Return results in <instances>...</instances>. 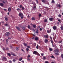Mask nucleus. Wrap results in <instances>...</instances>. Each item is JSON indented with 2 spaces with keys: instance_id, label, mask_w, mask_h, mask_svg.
Segmentation results:
<instances>
[{
  "instance_id": "obj_29",
  "label": "nucleus",
  "mask_w": 63,
  "mask_h": 63,
  "mask_svg": "<svg viewBox=\"0 0 63 63\" xmlns=\"http://www.w3.org/2000/svg\"><path fill=\"white\" fill-rule=\"evenodd\" d=\"M44 21L45 22H47V20L46 19Z\"/></svg>"
},
{
  "instance_id": "obj_59",
  "label": "nucleus",
  "mask_w": 63,
  "mask_h": 63,
  "mask_svg": "<svg viewBox=\"0 0 63 63\" xmlns=\"http://www.w3.org/2000/svg\"><path fill=\"white\" fill-rule=\"evenodd\" d=\"M36 1L37 3V4H38V0H36Z\"/></svg>"
},
{
  "instance_id": "obj_44",
  "label": "nucleus",
  "mask_w": 63,
  "mask_h": 63,
  "mask_svg": "<svg viewBox=\"0 0 63 63\" xmlns=\"http://www.w3.org/2000/svg\"><path fill=\"white\" fill-rule=\"evenodd\" d=\"M5 26H8V25L7 24H6L5 25H4Z\"/></svg>"
},
{
  "instance_id": "obj_56",
  "label": "nucleus",
  "mask_w": 63,
  "mask_h": 63,
  "mask_svg": "<svg viewBox=\"0 0 63 63\" xmlns=\"http://www.w3.org/2000/svg\"><path fill=\"white\" fill-rule=\"evenodd\" d=\"M40 31H42V28H40Z\"/></svg>"
},
{
  "instance_id": "obj_26",
  "label": "nucleus",
  "mask_w": 63,
  "mask_h": 63,
  "mask_svg": "<svg viewBox=\"0 0 63 63\" xmlns=\"http://www.w3.org/2000/svg\"><path fill=\"white\" fill-rule=\"evenodd\" d=\"M41 16H42V14H39L38 16H39V18H40V17H41Z\"/></svg>"
},
{
  "instance_id": "obj_8",
  "label": "nucleus",
  "mask_w": 63,
  "mask_h": 63,
  "mask_svg": "<svg viewBox=\"0 0 63 63\" xmlns=\"http://www.w3.org/2000/svg\"><path fill=\"white\" fill-rule=\"evenodd\" d=\"M56 28H57V27L56 26H54L53 27V28L54 29V30H56Z\"/></svg>"
},
{
  "instance_id": "obj_30",
  "label": "nucleus",
  "mask_w": 63,
  "mask_h": 63,
  "mask_svg": "<svg viewBox=\"0 0 63 63\" xmlns=\"http://www.w3.org/2000/svg\"><path fill=\"white\" fill-rule=\"evenodd\" d=\"M5 20H6V21H8V19L7 18L5 17Z\"/></svg>"
},
{
  "instance_id": "obj_34",
  "label": "nucleus",
  "mask_w": 63,
  "mask_h": 63,
  "mask_svg": "<svg viewBox=\"0 0 63 63\" xmlns=\"http://www.w3.org/2000/svg\"><path fill=\"white\" fill-rule=\"evenodd\" d=\"M22 59V58H20V59H19V61H21Z\"/></svg>"
},
{
  "instance_id": "obj_60",
  "label": "nucleus",
  "mask_w": 63,
  "mask_h": 63,
  "mask_svg": "<svg viewBox=\"0 0 63 63\" xmlns=\"http://www.w3.org/2000/svg\"><path fill=\"white\" fill-rule=\"evenodd\" d=\"M46 57H43V59H46Z\"/></svg>"
},
{
  "instance_id": "obj_36",
  "label": "nucleus",
  "mask_w": 63,
  "mask_h": 63,
  "mask_svg": "<svg viewBox=\"0 0 63 63\" xmlns=\"http://www.w3.org/2000/svg\"><path fill=\"white\" fill-rule=\"evenodd\" d=\"M51 42V43H52V44H53V41L52 40H51V41H50Z\"/></svg>"
},
{
  "instance_id": "obj_52",
  "label": "nucleus",
  "mask_w": 63,
  "mask_h": 63,
  "mask_svg": "<svg viewBox=\"0 0 63 63\" xmlns=\"http://www.w3.org/2000/svg\"><path fill=\"white\" fill-rule=\"evenodd\" d=\"M58 21L60 22V23H61V22L60 21V19H58Z\"/></svg>"
},
{
  "instance_id": "obj_20",
  "label": "nucleus",
  "mask_w": 63,
  "mask_h": 63,
  "mask_svg": "<svg viewBox=\"0 0 63 63\" xmlns=\"http://www.w3.org/2000/svg\"><path fill=\"white\" fill-rule=\"evenodd\" d=\"M23 44L24 46H25V47H26V46H28V45H27V44L25 43H24Z\"/></svg>"
},
{
  "instance_id": "obj_13",
  "label": "nucleus",
  "mask_w": 63,
  "mask_h": 63,
  "mask_svg": "<svg viewBox=\"0 0 63 63\" xmlns=\"http://www.w3.org/2000/svg\"><path fill=\"white\" fill-rule=\"evenodd\" d=\"M10 34V33L9 32H8L6 34V36L7 37H8L9 36V35Z\"/></svg>"
},
{
  "instance_id": "obj_48",
  "label": "nucleus",
  "mask_w": 63,
  "mask_h": 63,
  "mask_svg": "<svg viewBox=\"0 0 63 63\" xmlns=\"http://www.w3.org/2000/svg\"><path fill=\"white\" fill-rule=\"evenodd\" d=\"M9 47H6V50H8L9 49Z\"/></svg>"
},
{
  "instance_id": "obj_11",
  "label": "nucleus",
  "mask_w": 63,
  "mask_h": 63,
  "mask_svg": "<svg viewBox=\"0 0 63 63\" xmlns=\"http://www.w3.org/2000/svg\"><path fill=\"white\" fill-rule=\"evenodd\" d=\"M56 7H59V8H61V5L60 4H57L56 5Z\"/></svg>"
},
{
  "instance_id": "obj_33",
  "label": "nucleus",
  "mask_w": 63,
  "mask_h": 63,
  "mask_svg": "<svg viewBox=\"0 0 63 63\" xmlns=\"http://www.w3.org/2000/svg\"><path fill=\"white\" fill-rule=\"evenodd\" d=\"M49 50L50 51H52V49L51 48H49Z\"/></svg>"
},
{
  "instance_id": "obj_12",
  "label": "nucleus",
  "mask_w": 63,
  "mask_h": 63,
  "mask_svg": "<svg viewBox=\"0 0 63 63\" xmlns=\"http://www.w3.org/2000/svg\"><path fill=\"white\" fill-rule=\"evenodd\" d=\"M55 52H59V50L58 49H56L54 50Z\"/></svg>"
},
{
  "instance_id": "obj_18",
  "label": "nucleus",
  "mask_w": 63,
  "mask_h": 63,
  "mask_svg": "<svg viewBox=\"0 0 63 63\" xmlns=\"http://www.w3.org/2000/svg\"><path fill=\"white\" fill-rule=\"evenodd\" d=\"M34 39L36 41H38L39 40V38L38 37H35V38Z\"/></svg>"
},
{
  "instance_id": "obj_15",
  "label": "nucleus",
  "mask_w": 63,
  "mask_h": 63,
  "mask_svg": "<svg viewBox=\"0 0 63 63\" xmlns=\"http://www.w3.org/2000/svg\"><path fill=\"white\" fill-rule=\"evenodd\" d=\"M21 28H22V29H23V30H25V27H23V26L21 27Z\"/></svg>"
},
{
  "instance_id": "obj_46",
  "label": "nucleus",
  "mask_w": 63,
  "mask_h": 63,
  "mask_svg": "<svg viewBox=\"0 0 63 63\" xmlns=\"http://www.w3.org/2000/svg\"><path fill=\"white\" fill-rule=\"evenodd\" d=\"M30 57V55H28V56H27L28 58H29V57Z\"/></svg>"
},
{
  "instance_id": "obj_63",
  "label": "nucleus",
  "mask_w": 63,
  "mask_h": 63,
  "mask_svg": "<svg viewBox=\"0 0 63 63\" xmlns=\"http://www.w3.org/2000/svg\"><path fill=\"white\" fill-rule=\"evenodd\" d=\"M27 60L28 61H30V59H29V58H28V59H27Z\"/></svg>"
},
{
  "instance_id": "obj_6",
  "label": "nucleus",
  "mask_w": 63,
  "mask_h": 63,
  "mask_svg": "<svg viewBox=\"0 0 63 63\" xmlns=\"http://www.w3.org/2000/svg\"><path fill=\"white\" fill-rule=\"evenodd\" d=\"M11 54L12 55H13V56H17L15 54V53L13 52H11Z\"/></svg>"
},
{
  "instance_id": "obj_24",
  "label": "nucleus",
  "mask_w": 63,
  "mask_h": 63,
  "mask_svg": "<svg viewBox=\"0 0 63 63\" xmlns=\"http://www.w3.org/2000/svg\"><path fill=\"white\" fill-rule=\"evenodd\" d=\"M50 57H51V58H53L54 59L55 58V57H54V56L53 55L50 56Z\"/></svg>"
},
{
  "instance_id": "obj_10",
  "label": "nucleus",
  "mask_w": 63,
  "mask_h": 63,
  "mask_svg": "<svg viewBox=\"0 0 63 63\" xmlns=\"http://www.w3.org/2000/svg\"><path fill=\"white\" fill-rule=\"evenodd\" d=\"M33 53L34 54H38V52H37L36 51H34L33 52Z\"/></svg>"
},
{
  "instance_id": "obj_41",
  "label": "nucleus",
  "mask_w": 63,
  "mask_h": 63,
  "mask_svg": "<svg viewBox=\"0 0 63 63\" xmlns=\"http://www.w3.org/2000/svg\"><path fill=\"white\" fill-rule=\"evenodd\" d=\"M8 41H9V40L8 39H6V42L7 43H8Z\"/></svg>"
},
{
  "instance_id": "obj_62",
  "label": "nucleus",
  "mask_w": 63,
  "mask_h": 63,
  "mask_svg": "<svg viewBox=\"0 0 63 63\" xmlns=\"http://www.w3.org/2000/svg\"><path fill=\"white\" fill-rule=\"evenodd\" d=\"M9 62H10V63H12V61H9Z\"/></svg>"
},
{
  "instance_id": "obj_27",
  "label": "nucleus",
  "mask_w": 63,
  "mask_h": 63,
  "mask_svg": "<svg viewBox=\"0 0 63 63\" xmlns=\"http://www.w3.org/2000/svg\"><path fill=\"white\" fill-rule=\"evenodd\" d=\"M7 55L9 56H11V54L10 53H7Z\"/></svg>"
},
{
  "instance_id": "obj_49",
  "label": "nucleus",
  "mask_w": 63,
  "mask_h": 63,
  "mask_svg": "<svg viewBox=\"0 0 63 63\" xmlns=\"http://www.w3.org/2000/svg\"><path fill=\"white\" fill-rule=\"evenodd\" d=\"M16 60L14 59L13 60V62H16Z\"/></svg>"
},
{
  "instance_id": "obj_64",
  "label": "nucleus",
  "mask_w": 63,
  "mask_h": 63,
  "mask_svg": "<svg viewBox=\"0 0 63 63\" xmlns=\"http://www.w3.org/2000/svg\"><path fill=\"white\" fill-rule=\"evenodd\" d=\"M50 38L51 40H52V37H50Z\"/></svg>"
},
{
  "instance_id": "obj_42",
  "label": "nucleus",
  "mask_w": 63,
  "mask_h": 63,
  "mask_svg": "<svg viewBox=\"0 0 63 63\" xmlns=\"http://www.w3.org/2000/svg\"><path fill=\"white\" fill-rule=\"evenodd\" d=\"M28 27L29 29V28H30V26L29 25Z\"/></svg>"
},
{
  "instance_id": "obj_21",
  "label": "nucleus",
  "mask_w": 63,
  "mask_h": 63,
  "mask_svg": "<svg viewBox=\"0 0 63 63\" xmlns=\"http://www.w3.org/2000/svg\"><path fill=\"white\" fill-rule=\"evenodd\" d=\"M36 8H37V7H36V6L34 5L33 6V9H36Z\"/></svg>"
},
{
  "instance_id": "obj_54",
  "label": "nucleus",
  "mask_w": 63,
  "mask_h": 63,
  "mask_svg": "<svg viewBox=\"0 0 63 63\" xmlns=\"http://www.w3.org/2000/svg\"><path fill=\"white\" fill-rule=\"evenodd\" d=\"M41 54L42 55V56H44V53H41Z\"/></svg>"
},
{
  "instance_id": "obj_25",
  "label": "nucleus",
  "mask_w": 63,
  "mask_h": 63,
  "mask_svg": "<svg viewBox=\"0 0 63 63\" xmlns=\"http://www.w3.org/2000/svg\"><path fill=\"white\" fill-rule=\"evenodd\" d=\"M32 20H34L35 19V18L34 17H32Z\"/></svg>"
},
{
  "instance_id": "obj_19",
  "label": "nucleus",
  "mask_w": 63,
  "mask_h": 63,
  "mask_svg": "<svg viewBox=\"0 0 63 63\" xmlns=\"http://www.w3.org/2000/svg\"><path fill=\"white\" fill-rule=\"evenodd\" d=\"M22 10V9H20L19 8H18L17 9V10L18 11H21Z\"/></svg>"
},
{
  "instance_id": "obj_2",
  "label": "nucleus",
  "mask_w": 63,
  "mask_h": 63,
  "mask_svg": "<svg viewBox=\"0 0 63 63\" xmlns=\"http://www.w3.org/2000/svg\"><path fill=\"white\" fill-rule=\"evenodd\" d=\"M48 40L47 39V38H46L44 40V42L45 43H46V44H47V43H48Z\"/></svg>"
},
{
  "instance_id": "obj_37",
  "label": "nucleus",
  "mask_w": 63,
  "mask_h": 63,
  "mask_svg": "<svg viewBox=\"0 0 63 63\" xmlns=\"http://www.w3.org/2000/svg\"><path fill=\"white\" fill-rule=\"evenodd\" d=\"M26 50L27 51H29V48H27L26 49Z\"/></svg>"
},
{
  "instance_id": "obj_50",
  "label": "nucleus",
  "mask_w": 63,
  "mask_h": 63,
  "mask_svg": "<svg viewBox=\"0 0 63 63\" xmlns=\"http://www.w3.org/2000/svg\"><path fill=\"white\" fill-rule=\"evenodd\" d=\"M36 33H37V34L39 33V32H38V30H37V31H36Z\"/></svg>"
},
{
  "instance_id": "obj_9",
  "label": "nucleus",
  "mask_w": 63,
  "mask_h": 63,
  "mask_svg": "<svg viewBox=\"0 0 63 63\" xmlns=\"http://www.w3.org/2000/svg\"><path fill=\"white\" fill-rule=\"evenodd\" d=\"M49 20L50 21H52L53 20H54V18H49Z\"/></svg>"
},
{
  "instance_id": "obj_4",
  "label": "nucleus",
  "mask_w": 63,
  "mask_h": 63,
  "mask_svg": "<svg viewBox=\"0 0 63 63\" xmlns=\"http://www.w3.org/2000/svg\"><path fill=\"white\" fill-rule=\"evenodd\" d=\"M18 16H23V14L22 13H20L19 14Z\"/></svg>"
},
{
  "instance_id": "obj_35",
  "label": "nucleus",
  "mask_w": 63,
  "mask_h": 63,
  "mask_svg": "<svg viewBox=\"0 0 63 63\" xmlns=\"http://www.w3.org/2000/svg\"><path fill=\"white\" fill-rule=\"evenodd\" d=\"M47 33H50V31L48 30H47Z\"/></svg>"
},
{
  "instance_id": "obj_32",
  "label": "nucleus",
  "mask_w": 63,
  "mask_h": 63,
  "mask_svg": "<svg viewBox=\"0 0 63 63\" xmlns=\"http://www.w3.org/2000/svg\"><path fill=\"white\" fill-rule=\"evenodd\" d=\"M36 45H37V44H36V43H33V46H34V47H35V46H36Z\"/></svg>"
},
{
  "instance_id": "obj_43",
  "label": "nucleus",
  "mask_w": 63,
  "mask_h": 63,
  "mask_svg": "<svg viewBox=\"0 0 63 63\" xmlns=\"http://www.w3.org/2000/svg\"><path fill=\"white\" fill-rule=\"evenodd\" d=\"M16 50H18L19 48L18 47H16Z\"/></svg>"
},
{
  "instance_id": "obj_55",
  "label": "nucleus",
  "mask_w": 63,
  "mask_h": 63,
  "mask_svg": "<svg viewBox=\"0 0 63 63\" xmlns=\"http://www.w3.org/2000/svg\"><path fill=\"white\" fill-rule=\"evenodd\" d=\"M27 47H28V48H30V46H27Z\"/></svg>"
},
{
  "instance_id": "obj_57",
  "label": "nucleus",
  "mask_w": 63,
  "mask_h": 63,
  "mask_svg": "<svg viewBox=\"0 0 63 63\" xmlns=\"http://www.w3.org/2000/svg\"><path fill=\"white\" fill-rule=\"evenodd\" d=\"M57 24H60L59 23V22H57Z\"/></svg>"
},
{
  "instance_id": "obj_40",
  "label": "nucleus",
  "mask_w": 63,
  "mask_h": 63,
  "mask_svg": "<svg viewBox=\"0 0 63 63\" xmlns=\"http://www.w3.org/2000/svg\"><path fill=\"white\" fill-rule=\"evenodd\" d=\"M36 48L37 49H38L39 48L38 47V45H37L36 47Z\"/></svg>"
},
{
  "instance_id": "obj_58",
  "label": "nucleus",
  "mask_w": 63,
  "mask_h": 63,
  "mask_svg": "<svg viewBox=\"0 0 63 63\" xmlns=\"http://www.w3.org/2000/svg\"><path fill=\"white\" fill-rule=\"evenodd\" d=\"M23 18V17L22 16L21 17V19H22Z\"/></svg>"
},
{
  "instance_id": "obj_61",
  "label": "nucleus",
  "mask_w": 63,
  "mask_h": 63,
  "mask_svg": "<svg viewBox=\"0 0 63 63\" xmlns=\"http://www.w3.org/2000/svg\"><path fill=\"white\" fill-rule=\"evenodd\" d=\"M21 62H22V63H24V61H21Z\"/></svg>"
},
{
  "instance_id": "obj_23",
  "label": "nucleus",
  "mask_w": 63,
  "mask_h": 63,
  "mask_svg": "<svg viewBox=\"0 0 63 63\" xmlns=\"http://www.w3.org/2000/svg\"><path fill=\"white\" fill-rule=\"evenodd\" d=\"M61 29L62 30H63V27L62 26H61Z\"/></svg>"
},
{
  "instance_id": "obj_1",
  "label": "nucleus",
  "mask_w": 63,
  "mask_h": 63,
  "mask_svg": "<svg viewBox=\"0 0 63 63\" xmlns=\"http://www.w3.org/2000/svg\"><path fill=\"white\" fill-rule=\"evenodd\" d=\"M2 60L3 61H6L7 60V59L6 57H4L2 58Z\"/></svg>"
},
{
  "instance_id": "obj_47",
  "label": "nucleus",
  "mask_w": 63,
  "mask_h": 63,
  "mask_svg": "<svg viewBox=\"0 0 63 63\" xmlns=\"http://www.w3.org/2000/svg\"><path fill=\"white\" fill-rule=\"evenodd\" d=\"M61 57H62V58H63V54H62L61 55Z\"/></svg>"
},
{
  "instance_id": "obj_53",
  "label": "nucleus",
  "mask_w": 63,
  "mask_h": 63,
  "mask_svg": "<svg viewBox=\"0 0 63 63\" xmlns=\"http://www.w3.org/2000/svg\"><path fill=\"white\" fill-rule=\"evenodd\" d=\"M2 3H5V1L3 0L2 1Z\"/></svg>"
},
{
  "instance_id": "obj_51",
  "label": "nucleus",
  "mask_w": 63,
  "mask_h": 63,
  "mask_svg": "<svg viewBox=\"0 0 63 63\" xmlns=\"http://www.w3.org/2000/svg\"><path fill=\"white\" fill-rule=\"evenodd\" d=\"M21 50L22 51H23V52H24V50L23 49H21Z\"/></svg>"
},
{
  "instance_id": "obj_16",
  "label": "nucleus",
  "mask_w": 63,
  "mask_h": 63,
  "mask_svg": "<svg viewBox=\"0 0 63 63\" xmlns=\"http://www.w3.org/2000/svg\"><path fill=\"white\" fill-rule=\"evenodd\" d=\"M8 10L9 11V12H11V8H8Z\"/></svg>"
},
{
  "instance_id": "obj_5",
  "label": "nucleus",
  "mask_w": 63,
  "mask_h": 63,
  "mask_svg": "<svg viewBox=\"0 0 63 63\" xmlns=\"http://www.w3.org/2000/svg\"><path fill=\"white\" fill-rule=\"evenodd\" d=\"M16 29H17V30H18V31H20V32H21V30H20V28H19L18 27H16Z\"/></svg>"
},
{
  "instance_id": "obj_45",
  "label": "nucleus",
  "mask_w": 63,
  "mask_h": 63,
  "mask_svg": "<svg viewBox=\"0 0 63 63\" xmlns=\"http://www.w3.org/2000/svg\"><path fill=\"white\" fill-rule=\"evenodd\" d=\"M45 63H49V62L47 61H46L45 62Z\"/></svg>"
},
{
  "instance_id": "obj_17",
  "label": "nucleus",
  "mask_w": 63,
  "mask_h": 63,
  "mask_svg": "<svg viewBox=\"0 0 63 63\" xmlns=\"http://www.w3.org/2000/svg\"><path fill=\"white\" fill-rule=\"evenodd\" d=\"M0 5L1 6V7H3L4 6V4L2 3H0Z\"/></svg>"
},
{
  "instance_id": "obj_28",
  "label": "nucleus",
  "mask_w": 63,
  "mask_h": 63,
  "mask_svg": "<svg viewBox=\"0 0 63 63\" xmlns=\"http://www.w3.org/2000/svg\"><path fill=\"white\" fill-rule=\"evenodd\" d=\"M42 1L43 3H46V0H42Z\"/></svg>"
},
{
  "instance_id": "obj_22",
  "label": "nucleus",
  "mask_w": 63,
  "mask_h": 63,
  "mask_svg": "<svg viewBox=\"0 0 63 63\" xmlns=\"http://www.w3.org/2000/svg\"><path fill=\"white\" fill-rule=\"evenodd\" d=\"M55 2L54 1V0H52V1L51 2V3L52 4H54V3Z\"/></svg>"
},
{
  "instance_id": "obj_31",
  "label": "nucleus",
  "mask_w": 63,
  "mask_h": 63,
  "mask_svg": "<svg viewBox=\"0 0 63 63\" xmlns=\"http://www.w3.org/2000/svg\"><path fill=\"white\" fill-rule=\"evenodd\" d=\"M3 50H6V49L4 47H3Z\"/></svg>"
},
{
  "instance_id": "obj_39",
  "label": "nucleus",
  "mask_w": 63,
  "mask_h": 63,
  "mask_svg": "<svg viewBox=\"0 0 63 63\" xmlns=\"http://www.w3.org/2000/svg\"><path fill=\"white\" fill-rule=\"evenodd\" d=\"M55 54H56V55H59V54L57 53H55Z\"/></svg>"
},
{
  "instance_id": "obj_3",
  "label": "nucleus",
  "mask_w": 63,
  "mask_h": 63,
  "mask_svg": "<svg viewBox=\"0 0 63 63\" xmlns=\"http://www.w3.org/2000/svg\"><path fill=\"white\" fill-rule=\"evenodd\" d=\"M19 7L20 9H21V8H22V10H24V7H22V5H20L19 6Z\"/></svg>"
},
{
  "instance_id": "obj_38",
  "label": "nucleus",
  "mask_w": 63,
  "mask_h": 63,
  "mask_svg": "<svg viewBox=\"0 0 63 63\" xmlns=\"http://www.w3.org/2000/svg\"><path fill=\"white\" fill-rule=\"evenodd\" d=\"M58 16L59 17H61V15L59 14L58 15Z\"/></svg>"
},
{
  "instance_id": "obj_7",
  "label": "nucleus",
  "mask_w": 63,
  "mask_h": 63,
  "mask_svg": "<svg viewBox=\"0 0 63 63\" xmlns=\"http://www.w3.org/2000/svg\"><path fill=\"white\" fill-rule=\"evenodd\" d=\"M44 37L45 38H47H47H48V36L47 35H44Z\"/></svg>"
},
{
  "instance_id": "obj_14",
  "label": "nucleus",
  "mask_w": 63,
  "mask_h": 63,
  "mask_svg": "<svg viewBox=\"0 0 63 63\" xmlns=\"http://www.w3.org/2000/svg\"><path fill=\"white\" fill-rule=\"evenodd\" d=\"M32 26L33 27H34V28H36V27L37 26H36V25L35 24L33 25Z\"/></svg>"
}]
</instances>
